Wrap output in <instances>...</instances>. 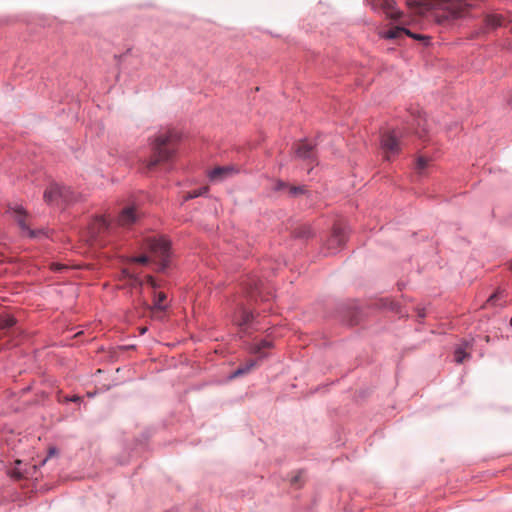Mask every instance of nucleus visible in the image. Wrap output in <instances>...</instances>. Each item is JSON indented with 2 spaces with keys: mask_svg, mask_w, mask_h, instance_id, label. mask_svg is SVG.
<instances>
[{
  "mask_svg": "<svg viewBox=\"0 0 512 512\" xmlns=\"http://www.w3.org/2000/svg\"><path fill=\"white\" fill-rule=\"evenodd\" d=\"M179 138L176 130H167L159 134L153 144V157L149 162V167L152 168L160 161L171 159L176 151Z\"/></svg>",
  "mask_w": 512,
  "mask_h": 512,
  "instance_id": "nucleus-1",
  "label": "nucleus"
},
{
  "mask_svg": "<svg viewBox=\"0 0 512 512\" xmlns=\"http://www.w3.org/2000/svg\"><path fill=\"white\" fill-rule=\"evenodd\" d=\"M144 245L159 264V270L163 271L168 266L170 243L163 237H148Z\"/></svg>",
  "mask_w": 512,
  "mask_h": 512,
  "instance_id": "nucleus-2",
  "label": "nucleus"
},
{
  "mask_svg": "<svg viewBox=\"0 0 512 512\" xmlns=\"http://www.w3.org/2000/svg\"><path fill=\"white\" fill-rule=\"evenodd\" d=\"M44 199L49 204L64 205L76 202L78 195L70 187L51 184L44 192Z\"/></svg>",
  "mask_w": 512,
  "mask_h": 512,
  "instance_id": "nucleus-3",
  "label": "nucleus"
},
{
  "mask_svg": "<svg viewBox=\"0 0 512 512\" xmlns=\"http://www.w3.org/2000/svg\"><path fill=\"white\" fill-rule=\"evenodd\" d=\"M381 147L385 152L386 160H390V155L398 154L400 152V141L395 135L394 130L386 131L381 136Z\"/></svg>",
  "mask_w": 512,
  "mask_h": 512,
  "instance_id": "nucleus-4",
  "label": "nucleus"
},
{
  "mask_svg": "<svg viewBox=\"0 0 512 512\" xmlns=\"http://www.w3.org/2000/svg\"><path fill=\"white\" fill-rule=\"evenodd\" d=\"M140 218V212L136 206H127L121 210L117 218V224L121 227H130Z\"/></svg>",
  "mask_w": 512,
  "mask_h": 512,
  "instance_id": "nucleus-5",
  "label": "nucleus"
},
{
  "mask_svg": "<svg viewBox=\"0 0 512 512\" xmlns=\"http://www.w3.org/2000/svg\"><path fill=\"white\" fill-rule=\"evenodd\" d=\"M9 211L12 213L14 219L17 221L19 227L23 232H26L30 237H35L36 234L34 231L29 229L28 224L26 223V212L21 206L10 207Z\"/></svg>",
  "mask_w": 512,
  "mask_h": 512,
  "instance_id": "nucleus-6",
  "label": "nucleus"
},
{
  "mask_svg": "<svg viewBox=\"0 0 512 512\" xmlns=\"http://www.w3.org/2000/svg\"><path fill=\"white\" fill-rule=\"evenodd\" d=\"M403 34H406L407 36L412 37L417 40L428 39V37H426V36L414 34L411 31H409L403 27H398V26L390 29L387 32H384L381 36L386 39H397V38L401 37Z\"/></svg>",
  "mask_w": 512,
  "mask_h": 512,
  "instance_id": "nucleus-7",
  "label": "nucleus"
},
{
  "mask_svg": "<svg viewBox=\"0 0 512 512\" xmlns=\"http://www.w3.org/2000/svg\"><path fill=\"white\" fill-rule=\"evenodd\" d=\"M445 9L450 12L453 18L462 17L464 11L467 9L468 5L465 0H445Z\"/></svg>",
  "mask_w": 512,
  "mask_h": 512,
  "instance_id": "nucleus-8",
  "label": "nucleus"
},
{
  "mask_svg": "<svg viewBox=\"0 0 512 512\" xmlns=\"http://www.w3.org/2000/svg\"><path fill=\"white\" fill-rule=\"evenodd\" d=\"M314 148L315 145L312 142L308 140H302L299 141L296 145V154L302 159H313Z\"/></svg>",
  "mask_w": 512,
  "mask_h": 512,
  "instance_id": "nucleus-9",
  "label": "nucleus"
},
{
  "mask_svg": "<svg viewBox=\"0 0 512 512\" xmlns=\"http://www.w3.org/2000/svg\"><path fill=\"white\" fill-rule=\"evenodd\" d=\"M236 172L233 166L216 167L209 173V178L211 181H222Z\"/></svg>",
  "mask_w": 512,
  "mask_h": 512,
  "instance_id": "nucleus-10",
  "label": "nucleus"
},
{
  "mask_svg": "<svg viewBox=\"0 0 512 512\" xmlns=\"http://www.w3.org/2000/svg\"><path fill=\"white\" fill-rule=\"evenodd\" d=\"M381 9L392 20H399L402 16V12L396 8V3L393 0H382Z\"/></svg>",
  "mask_w": 512,
  "mask_h": 512,
  "instance_id": "nucleus-11",
  "label": "nucleus"
},
{
  "mask_svg": "<svg viewBox=\"0 0 512 512\" xmlns=\"http://www.w3.org/2000/svg\"><path fill=\"white\" fill-rule=\"evenodd\" d=\"M345 239H346L345 234L342 231V229L339 227H335L333 229L332 236L330 237V239L327 242L328 249L335 250V249L339 248L341 245L344 244Z\"/></svg>",
  "mask_w": 512,
  "mask_h": 512,
  "instance_id": "nucleus-12",
  "label": "nucleus"
},
{
  "mask_svg": "<svg viewBox=\"0 0 512 512\" xmlns=\"http://www.w3.org/2000/svg\"><path fill=\"white\" fill-rule=\"evenodd\" d=\"M109 227L110 223L108 220L103 216H99L96 217L91 224V233L93 236H96L108 230Z\"/></svg>",
  "mask_w": 512,
  "mask_h": 512,
  "instance_id": "nucleus-13",
  "label": "nucleus"
},
{
  "mask_svg": "<svg viewBox=\"0 0 512 512\" xmlns=\"http://www.w3.org/2000/svg\"><path fill=\"white\" fill-rule=\"evenodd\" d=\"M258 366V362L256 360H249L244 365H241L233 372L231 378H236L242 375L249 373L252 369Z\"/></svg>",
  "mask_w": 512,
  "mask_h": 512,
  "instance_id": "nucleus-14",
  "label": "nucleus"
},
{
  "mask_svg": "<svg viewBox=\"0 0 512 512\" xmlns=\"http://www.w3.org/2000/svg\"><path fill=\"white\" fill-rule=\"evenodd\" d=\"M431 159L425 156H418L415 162V171L419 176H423L425 174L426 168L429 167Z\"/></svg>",
  "mask_w": 512,
  "mask_h": 512,
  "instance_id": "nucleus-15",
  "label": "nucleus"
},
{
  "mask_svg": "<svg viewBox=\"0 0 512 512\" xmlns=\"http://www.w3.org/2000/svg\"><path fill=\"white\" fill-rule=\"evenodd\" d=\"M272 347V342L269 341V340H262L261 342L259 343H256L252 346L251 348V351L254 353V354H257L259 355L260 358L264 357L265 355L263 354V350L264 349H268V348H271Z\"/></svg>",
  "mask_w": 512,
  "mask_h": 512,
  "instance_id": "nucleus-16",
  "label": "nucleus"
},
{
  "mask_svg": "<svg viewBox=\"0 0 512 512\" xmlns=\"http://www.w3.org/2000/svg\"><path fill=\"white\" fill-rule=\"evenodd\" d=\"M503 18L500 15L490 14L485 17V24L487 27L495 29L502 25Z\"/></svg>",
  "mask_w": 512,
  "mask_h": 512,
  "instance_id": "nucleus-17",
  "label": "nucleus"
},
{
  "mask_svg": "<svg viewBox=\"0 0 512 512\" xmlns=\"http://www.w3.org/2000/svg\"><path fill=\"white\" fill-rule=\"evenodd\" d=\"M167 296L164 292H158L155 294L154 296V300H153V309H157V310H165L166 309V305H164V301L166 300Z\"/></svg>",
  "mask_w": 512,
  "mask_h": 512,
  "instance_id": "nucleus-18",
  "label": "nucleus"
},
{
  "mask_svg": "<svg viewBox=\"0 0 512 512\" xmlns=\"http://www.w3.org/2000/svg\"><path fill=\"white\" fill-rule=\"evenodd\" d=\"M407 5L411 9H415L418 13H423L431 8L430 3H420L418 0H407Z\"/></svg>",
  "mask_w": 512,
  "mask_h": 512,
  "instance_id": "nucleus-19",
  "label": "nucleus"
},
{
  "mask_svg": "<svg viewBox=\"0 0 512 512\" xmlns=\"http://www.w3.org/2000/svg\"><path fill=\"white\" fill-rule=\"evenodd\" d=\"M253 314L247 310L241 311V318L237 320L239 326H244L249 324L253 320Z\"/></svg>",
  "mask_w": 512,
  "mask_h": 512,
  "instance_id": "nucleus-20",
  "label": "nucleus"
},
{
  "mask_svg": "<svg viewBox=\"0 0 512 512\" xmlns=\"http://www.w3.org/2000/svg\"><path fill=\"white\" fill-rule=\"evenodd\" d=\"M15 324V319L12 316L0 317V330H5Z\"/></svg>",
  "mask_w": 512,
  "mask_h": 512,
  "instance_id": "nucleus-21",
  "label": "nucleus"
},
{
  "mask_svg": "<svg viewBox=\"0 0 512 512\" xmlns=\"http://www.w3.org/2000/svg\"><path fill=\"white\" fill-rule=\"evenodd\" d=\"M455 361L457 363H463V361L469 357V354L465 351V348L463 347H458L456 350H455Z\"/></svg>",
  "mask_w": 512,
  "mask_h": 512,
  "instance_id": "nucleus-22",
  "label": "nucleus"
},
{
  "mask_svg": "<svg viewBox=\"0 0 512 512\" xmlns=\"http://www.w3.org/2000/svg\"><path fill=\"white\" fill-rule=\"evenodd\" d=\"M207 190H208V188H207V187L202 188V189H200V190H195V191H193V192L189 193V194H188V196H186V199H190V198L198 197V196H200V195H202V194L206 193V192H207Z\"/></svg>",
  "mask_w": 512,
  "mask_h": 512,
  "instance_id": "nucleus-23",
  "label": "nucleus"
},
{
  "mask_svg": "<svg viewBox=\"0 0 512 512\" xmlns=\"http://www.w3.org/2000/svg\"><path fill=\"white\" fill-rule=\"evenodd\" d=\"M288 191L291 195H296L304 191L303 186H288Z\"/></svg>",
  "mask_w": 512,
  "mask_h": 512,
  "instance_id": "nucleus-24",
  "label": "nucleus"
},
{
  "mask_svg": "<svg viewBox=\"0 0 512 512\" xmlns=\"http://www.w3.org/2000/svg\"><path fill=\"white\" fill-rule=\"evenodd\" d=\"M132 261H134L136 263H140V264H147L149 262V258L146 255H141V256H138V257H134L132 259Z\"/></svg>",
  "mask_w": 512,
  "mask_h": 512,
  "instance_id": "nucleus-25",
  "label": "nucleus"
},
{
  "mask_svg": "<svg viewBox=\"0 0 512 512\" xmlns=\"http://www.w3.org/2000/svg\"><path fill=\"white\" fill-rule=\"evenodd\" d=\"M130 279H131V286H138V287H142L143 285V281L141 279H139L138 277H134V276H130Z\"/></svg>",
  "mask_w": 512,
  "mask_h": 512,
  "instance_id": "nucleus-26",
  "label": "nucleus"
},
{
  "mask_svg": "<svg viewBox=\"0 0 512 512\" xmlns=\"http://www.w3.org/2000/svg\"><path fill=\"white\" fill-rule=\"evenodd\" d=\"M285 188H287V189H288V185H287L285 182H283V181H277V182H276V185H275V187H274V189H275L276 191H281V190H283V189H285Z\"/></svg>",
  "mask_w": 512,
  "mask_h": 512,
  "instance_id": "nucleus-27",
  "label": "nucleus"
},
{
  "mask_svg": "<svg viewBox=\"0 0 512 512\" xmlns=\"http://www.w3.org/2000/svg\"><path fill=\"white\" fill-rule=\"evenodd\" d=\"M368 4H370L374 9H381L382 0H367Z\"/></svg>",
  "mask_w": 512,
  "mask_h": 512,
  "instance_id": "nucleus-28",
  "label": "nucleus"
},
{
  "mask_svg": "<svg viewBox=\"0 0 512 512\" xmlns=\"http://www.w3.org/2000/svg\"><path fill=\"white\" fill-rule=\"evenodd\" d=\"M146 282H147V283H148L152 288H154V289H155V288H157V283H156L155 279H154L152 276H150V275L146 276Z\"/></svg>",
  "mask_w": 512,
  "mask_h": 512,
  "instance_id": "nucleus-29",
  "label": "nucleus"
},
{
  "mask_svg": "<svg viewBox=\"0 0 512 512\" xmlns=\"http://www.w3.org/2000/svg\"><path fill=\"white\" fill-rule=\"evenodd\" d=\"M499 297V294L498 293H494L493 295H491L488 300H487V303H494L496 301V299H498Z\"/></svg>",
  "mask_w": 512,
  "mask_h": 512,
  "instance_id": "nucleus-30",
  "label": "nucleus"
},
{
  "mask_svg": "<svg viewBox=\"0 0 512 512\" xmlns=\"http://www.w3.org/2000/svg\"><path fill=\"white\" fill-rule=\"evenodd\" d=\"M66 268L65 266L63 265H60V264H53V269L55 270H61V269H64Z\"/></svg>",
  "mask_w": 512,
  "mask_h": 512,
  "instance_id": "nucleus-31",
  "label": "nucleus"
},
{
  "mask_svg": "<svg viewBox=\"0 0 512 512\" xmlns=\"http://www.w3.org/2000/svg\"><path fill=\"white\" fill-rule=\"evenodd\" d=\"M55 452H56V450H55L54 448H51V449L49 450V454H50V455L54 454Z\"/></svg>",
  "mask_w": 512,
  "mask_h": 512,
  "instance_id": "nucleus-32",
  "label": "nucleus"
},
{
  "mask_svg": "<svg viewBox=\"0 0 512 512\" xmlns=\"http://www.w3.org/2000/svg\"><path fill=\"white\" fill-rule=\"evenodd\" d=\"M146 330H147V328H146V327L142 328V329H141V333H142V334H143V333H145V332H146Z\"/></svg>",
  "mask_w": 512,
  "mask_h": 512,
  "instance_id": "nucleus-33",
  "label": "nucleus"
},
{
  "mask_svg": "<svg viewBox=\"0 0 512 512\" xmlns=\"http://www.w3.org/2000/svg\"><path fill=\"white\" fill-rule=\"evenodd\" d=\"M510 269H511V271H512V261L510 262Z\"/></svg>",
  "mask_w": 512,
  "mask_h": 512,
  "instance_id": "nucleus-34",
  "label": "nucleus"
},
{
  "mask_svg": "<svg viewBox=\"0 0 512 512\" xmlns=\"http://www.w3.org/2000/svg\"><path fill=\"white\" fill-rule=\"evenodd\" d=\"M510 323H511V325H512V317H511Z\"/></svg>",
  "mask_w": 512,
  "mask_h": 512,
  "instance_id": "nucleus-35",
  "label": "nucleus"
},
{
  "mask_svg": "<svg viewBox=\"0 0 512 512\" xmlns=\"http://www.w3.org/2000/svg\"><path fill=\"white\" fill-rule=\"evenodd\" d=\"M511 105H512V99H511Z\"/></svg>",
  "mask_w": 512,
  "mask_h": 512,
  "instance_id": "nucleus-36",
  "label": "nucleus"
}]
</instances>
